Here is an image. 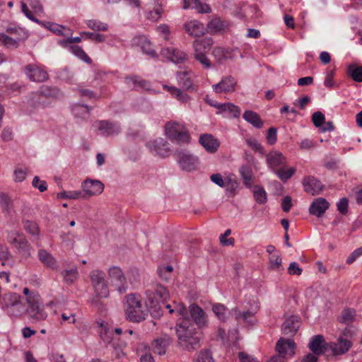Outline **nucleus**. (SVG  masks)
Returning a JSON list of instances; mask_svg holds the SVG:
<instances>
[{
  "instance_id": "46",
  "label": "nucleus",
  "mask_w": 362,
  "mask_h": 362,
  "mask_svg": "<svg viewBox=\"0 0 362 362\" xmlns=\"http://www.w3.org/2000/svg\"><path fill=\"white\" fill-rule=\"evenodd\" d=\"M348 72L354 81L362 82V66L351 65L348 68Z\"/></svg>"
},
{
  "instance_id": "11",
  "label": "nucleus",
  "mask_w": 362,
  "mask_h": 362,
  "mask_svg": "<svg viewBox=\"0 0 362 362\" xmlns=\"http://www.w3.org/2000/svg\"><path fill=\"white\" fill-rule=\"evenodd\" d=\"M147 146L152 154L161 158L168 156L171 152L170 144L163 138L150 141Z\"/></svg>"
},
{
  "instance_id": "37",
  "label": "nucleus",
  "mask_w": 362,
  "mask_h": 362,
  "mask_svg": "<svg viewBox=\"0 0 362 362\" xmlns=\"http://www.w3.org/2000/svg\"><path fill=\"white\" fill-rule=\"evenodd\" d=\"M6 32L11 36H13L18 41H22L28 37L27 32L20 27H9Z\"/></svg>"
},
{
  "instance_id": "64",
  "label": "nucleus",
  "mask_w": 362,
  "mask_h": 362,
  "mask_svg": "<svg viewBox=\"0 0 362 362\" xmlns=\"http://www.w3.org/2000/svg\"><path fill=\"white\" fill-rule=\"evenodd\" d=\"M288 273L290 275L300 276L302 274V269L300 268L299 265L296 262H293L288 267Z\"/></svg>"
},
{
  "instance_id": "26",
  "label": "nucleus",
  "mask_w": 362,
  "mask_h": 362,
  "mask_svg": "<svg viewBox=\"0 0 362 362\" xmlns=\"http://www.w3.org/2000/svg\"><path fill=\"white\" fill-rule=\"evenodd\" d=\"M38 257L40 261L51 269H57L59 267L58 262L55 257L48 251L41 249L38 251Z\"/></svg>"
},
{
  "instance_id": "23",
  "label": "nucleus",
  "mask_w": 362,
  "mask_h": 362,
  "mask_svg": "<svg viewBox=\"0 0 362 362\" xmlns=\"http://www.w3.org/2000/svg\"><path fill=\"white\" fill-rule=\"evenodd\" d=\"M308 346L313 354L321 355L323 354L329 347V344L325 341L323 336L318 334L311 339Z\"/></svg>"
},
{
  "instance_id": "49",
  "label": "nucleus",
  "mask_w": 362,
  "mask_h": 362,
  "mask_svg": "<svg viewBox=\"0 0 362 362\" xmlns=\"http://www.w3.org/2000/svg\"><path fill=\"white\" fill-rule=\"evenodd\" d=\"M192 8H194L200 13H207L211 12L210 6L201 0H192Z\"/></svg>"
},
{
  "instance_id": "24",
  "label": "nucleus",
  "mask_w": 362,
  "mask_h": 362,
  "mask_svg": "<svg viewBox=\"0 0 362 362\" xmlns=\"http://www.w3.org/2000/svg\"><path fill=\"white\" fill-rule=\"evenodd\" d=\"M8 241L10 244L16 247L18 249H26L28 247L29 244L23 234V233L18 230H11L8 234Z\"/></svg>"
},
{
  "instance_id": "48",
  "label": "nucleus",
  "mask_w": 362,
  "mask_h": 362,
  "mask_svg": "<svg viewBox=\"0 0 362 362\" xmlns=\"http://www.w3.org/2000/svg\"><path fill=\"white\" fill-rule=\"evenodd\" d=\"M253 194L255 199L258 204H263L266 203L267 200V192L263 188L255 187L254 189Z\"/></svg>"
},
{
  "instance_id": "47",
  "label": "nucleus",
  "mask_w": 362,
  "mask_h": 362,
  "mask_svg": "<svg viewBox=\"0 0 362 362\" xmlns=\"http://www.w3.org/2000/svg\"><path fill=\"white\" fill-rule=\"evenodd\" d=\"M18 42L14 37L8 36L4 33H0V44L7 47H17Z\"/></svg>"
},
{
  "instance_id": "59",
  "label": "nucleus",
  "mask_w": 362,
  "mask_h": 362,
  "mask_svg": "<svg viewBox=\"0 0 362 362\" xmlns=\"http://www.w3.org/2000/svg\"><path fill=\"white\" fill-rule=\"evenodd\" d=\"M140 276V273L138 269L133 268L129 270L127 274V281H129L130 284H134L139 281Z\"/></svg>"
},
{
  "instance_id": "20",
  "label": "nucleus",
  "mask_w": 362,
  "mask_h": 362,
  "mask_svg": "<svg viewBox=\"0 0 362 362\" xmlns=\"http://www.w3.org/2000/svg\"><path fill=\"white\" fill-rule=\"evenodd\" d=\"M237 86L236 80L232 76H227L221 81L212 86L214 90L217 93H232L235 91Z\"/></svg>"
},
{
  "instance_id": "21",
  "label": "nucleus",
  "mask_w": 362,
  "mask_h": 362,
  "mask_svg": "<svg viewBox=\"0 0 362 362\" xmlns=\"http://www.w3.org/2000/svg\"><path fill=\"white\" fill-rule=\"evenodd\" d=\"M207 102L213 107L217 108V113H226L228 117H238L240 115V108L233 103H217L207 100Z\"/></svg>"
},
{
  "instance_id": "51",
  "label": "nucleus",
  "mask_w": 362,
  "mask_h": 362,
  "mask_svg": "<svg viewBox=\"0 0 362 362\" xmlns=\"http://www.w3.org/2000/svg\"><path fill=\"white\" fill-rule=\"evenodd\" d=\"M166 344L163 339H156L152 344V349L155 354L162 355L165 353Z\"/></svg>"
},
{
  "instance_id": "43",
  "label": "nucleus",
  "mask_w": 362,
  "mask_h": 362,
  "mask_svg": "<svg viewBox=\"0 0 362 362\" xmlns=\"http://www.w3.org/2000/svg\"><path fill=\"white\" fill-rule=\"evenodd\" d=\"M127 82L130 87L133 88L148 89L149 83L145 81L141 80L137 77H130L127 79Z\"/></svg>"
},
{
  "instance_id": "18",
  "label": "nucleus",
  "mask_w": 362,
  "mask_h": 362,
  "mask_svg": "<svg viewBox=\"0 0 362 362\" xmlns=\"http://www.w3.org/2000/svg\"><path fill=\"white\" fill-rule=\"evenodd\" d=\"M146 296L148 299L153 302L159 303L166 300L169 298V293L165 287L157 284L155 287L146 291Z\"/></svg>"
},
{
  "instance_id": "4",
  "label": "nucleus",
  "mask_w": 362,
  "mask_h": 362,
  "mask_svg": "<svg viewBox=\"0 0 362 362\" xmlns=\"http://www.w3.org/2000/svg\"><path fill=\"white\" fill-rule=\"evenodd\" d=\"M164 132L165 136L172 141L178 143H189L190 141L189 132L182 123L169 121L165 125Z\"/></svg>"
},
{
  "instance_id": "29",
  "label": "nucleus",
  "mask_w": 362,
  "mask_h": 362,
  "mask_svg": "<svg viewBox=\"0 0 362 362\" xmlns=\"http://www.w3.org/2000/svg\"><path fill=\"white\" fill-rule=\"evenodd\" d=\"M96 125L98 131L104 136H112L119 132V127L117 124L107 121L99 122Z\"/></svg>"
},
{
  "instance_id": "34",
  "label": "nucleus",
  "mask_w": 362,
  "mask_h": 362,
  "mask_svg": "<svg viewBox=\"0 0 362 362\" xmlns=\"http://www.w3.org/2000/svg\"><path fill=\"white\" fill-rule=\"evenodd\" d=\"M212 311L215 315L222 322H225L228 317V311L226 307L221 303L212 305Z\"/></svg>"
},
{
  "instance_id": "1",
  "label": "nucleus",
  "mask_w": 362,
  "mask_h": 362,
  "mask_svg": "<svg viewBox=\"0 0 362 362\" xmlns=\"http://www.w3.org/2000/svg\"><path fill=\"white\" fill-rule=\"evenodd\" d=\"M124 312L127 320L134 322L144 320L146 316V310L142 304L141 296L130 293L124 298Z\"/></svg>"
},
{
  "instance_id": "53",
  "label": "nucleus",
  "mask_w": 362,
  "mask_h": 362,
  "mask_svg": "<svg viewBox=\"0 0 362 362\" xmlns=\"http://www.w3.org/2000/svg\"><path fill=\"white\" fill-rule=\"evenodd\" d=\"M172 272L173 267L171 266H163L158 268V274L159 277L165 281L170 279Z\"/></svg>"
},
{
  "instance_id": "28",
  "label": "nucleus",
  "mask_w": 362,
  "mask_h": 362,
  "mask_svg": "<svg viewBox=\"0 0 362 362\" xmlns=\"http://www.w3.org/2000/svg\"><path fill=\"white\" fill-rule=\"evenodd\" d=\"M185 31L192 37H200L205 33L204 26L197 21H190L184 25Z\"/></svg>"
},
{
  "instance_id": "12",
  "label": "nucleus",
  "mask_w": 362,
  "mask_h": 362,
  "mask_svg": "<svg viewBox=\"0 0 362 362\" xmlns=\"http://www.w3.org/2000/svg\"><path fill=\"white\" fill-rule=\"evenodd\" d=\"M210 180L218 187H225L231 194H234L238 187V182L230 176L223 178L221 174L215 173L211 175Z\"/></svg>"
},
{
  "instance_id": "38",
  "label": "nucleus",
  "mask_w": 362,
  "mask_h": 362,
  "mask_svg": "<svg viewBox=\"0 0 362 362\" xmlns=\"http://www.w3.org/2000/svg\"><path fill=\"white\" fill-rule=\"evenodd\" d=\"M269 269L276 271L280 272L284 269L282 266V258L279 254H273L269 256Z\"/></svg>"
},
{
  "instance_id": "2",
  "label": "nucleus",
  "mask_w": 362,
  "mask_h": 362,
  "mask_svg": "<svg viewBox=\"0 0 362 362\" xmlns=\"http://www.w3.org/2000/svg\"><path fill=\"white\" fill-rule=\"evenodd\" d=\"M176 333L179 343L184 349H193L199 343L198 339L194 337V325L189 318H184L177 324Z\"/></svg>"
},
{
  "instance_id": "30",
  "label": "nucleus",
  "mask_w": 362,
  "mask_h": 362,
  "mask_svg": "<svg viewBox=\"0 0 362 362\" xmlns=\"http://www.w3.org/2000/svg\"><path fill=\"white\" fill-rule=\"evenodd\" d=\"M163 54L167 58L175 63H179L186 58L185 52L173 47L165 49Z\"/></svg>"
},
{
  "instance_id": "60",
  "label": "nucleus",
  "mask_w": 362,
  "mask_h": 362,
  "mask_svg": "<svg viewBox=\"0 0 362 362\" xmlns=\"http://www.w3.org/2000/svg\"><path fill=\"white\" fill-rule=\"evenodd\" d=\"M355 317V311L351 309H346L341 313V319L344 322H350Z\"/></svg>"
},
{
  "instance_id": "61",
  "label": "nucleus",
  "mask_w": 362,
  "mask_h": 362,
  "mask_svg": "<svg viewBox=\"0 0 362 362\" xmlns=\"http://www.w3.org/2000/svg\"><path fill=\"white\" fill-rule=\"evenodd\" d=\"M33 186L41 192L47 189V183L44 180H41L39 177L35 176L33 180Z\"/></svg>"
},
{
  "instance_id": "22",
  "label": "nucleus",
  "mask_w": 362,
  "mask_h": 362,
  "mask_svg": "<svg viewBox=\"0 0 362 362\" xmlns=\"http://www.w3.org/2000/svg\"><path fill=\"white\" fill-rule=\"evenodd\" d=\"M300 326L299 316L291 315L285 320L282 325V331L286 335L293 336L298 332Z\"/></svg>"
},
{
  "instance_id": "62",
  "label": "nucleus",
  "mask_w": 362,
  "mask_h": 362,
  "mask_svg": "<svg viewBox=\"0 0 362 362\" xmlns=\"http://www.w3.org/2000/svg\"><path fill=\"white\" fill-rule=\"evenodd\" d=\"M312 118H313V124L317 127H321L322 124L325 122V116L320 111L314 112Z\"/></svg>"
},
{
  "instance_id": "42",
  "label": "nucleus",
  "mask_w": 362,
  "mask_h": 362,
  "mask_svg": "<svg viewBox=\"0 0 362 362\" xmlns=\"http://www.w3.org/2000/svg\"><path fill=\"white\" fill-rule=\"evenodd\" d=\"M62 274L64 281L67 284H73L78 276V269L76 267L71 269L64 270Z\"/></svg>"
},
{
  "instance_id": "19",
  "label": "nucleus",
  "mask_w": 362,
  "mask_h": 362,
  "mask_svg": "<svg viewBox=\"0 0 362 362\" xmlns=\"http://www.w3.org/2000/svg\"><path fill=\"white\" fill-rule=\"evenodd\" d=\"M329 207V203L323 197L315 199L310 205L309 213L317 217H321Z\"/></svg>"
},
{
  "instance_id": "57",
  "label": "nucleus",
  "mask_w": 362,
  "mask_h": 362,
  "mask_svg": "<svg viewBox=\"0 0 362 362\" xmlns=\"http://www.w3.org/2000/svg\"><path fill=\"white\" fill-rule=\"evenodd\" d=\"M247 145L255 151L260 154L264 153V148L255 139H248L246 140Z\"/></svg>"
},
{
  "instance_id": "52",
  "label": "nucleus",
  "mask_w": 362,
  "mask_h": 362,
  "mask_svg": "<svg viewBox=\"0 0 362 362\" xmlns=\"http://www.w3.org/2000/svg\"><path fill=\"white\" fill-rule=\"evenodd\" d=\"M212 54L219 62L230 58V52L222 47L214 48Z\"/></svg>"
},
{
  "instance_id": "13",
  "label": "nucleus",
  "mask_w": 362,
  "mask_h": 362,
  "mask_svg": "<svg viewBox=\"0 0 362 362\" xmlns=\"http://www.w3.org/2000/svg\"><path fill=\"white\" fill-rule=\"evenodd\" d=\"M83 195L89 197L100 194L104 189L103 184L99 180H86L82 184Z\"/></svg>"
},
{
  "instance_id": "45",
  "label": "nucleus",
  "mask_w": 362,
  "mask_h": 362,
  "mask_svg": "<svg viewBox=\"0 0 362 362\" xmlns=\"http://www.w3.org/2000/svg\"><path fill=\"white\" fill-rule=\"evenodd\" d=\"M138 43L144 53L151 57L156 56V52L152 48L151 42L146 38L141 37Z\"/></svg>"
},
{
  "instance_id": "39",
  "label": "nucleus",
  "mask_w": 362,
  "mask_h": 362,
  "mask_svg": "<svg viewBox=\"0 0 362 362\" xmlns=\"http://www.w3.org/2000/svg\"><path fill=\"white\" fill-rule=\"evenodd\" d=\"M178 84L187 90L193 89L192 83L186 72H180L177 75Z\"/></svg>"
},
{
  "instance_id": "54",
  "label": "nucleus",
  "mask_w": 362,
  "mask_h": 362,
  "mask_svg": "<svg viewBox=\"0 0 362 362\" xmlns=\"http://www.w3.org/2000/svg\"><path fill=\"white\" fill-rule=\"evenodd\" d=\"M86 24L88 28L97 31L107 30L108 28L107 24L95 20H89Z\"/></svg>"
},
{
  "instance_id": "58",
  "label": "nucleus",
  "mask_w": 362,
  "mask_h": 362,
  "mask_svg": "<svg viewBox=\"0 0 362 362\" xmlns=\"http://www.w3.org/2000/svg\"><path fill=\"white\" fill-rule=\"evenodd\" d=\"M241 175L246 185L251 186V181L252 179V173L251 170L246 167L241 168Z\"/></svg>"
},
{
  "instance_id": "35",
  "label": "nucleus",
  "mask_w": 362,
  "mask_h": 362,
  "mask_svg": "<svg viewBox=\"0 0 362 362\" xmlns=\"http://www.w3.org/2000/svg\"><path fill=\"white\" fill-rule=\"evenodd\" d=\"M165 307L169 310L170 313H175L180 317V321L183 320L184 318H189L188 310L183 303H176L173 309L170 305H166Z\"/></svg>"
},
{
  "instance_id": "6",
  "label": "nucleus",
  "mask_w": 362,
  "mask_h": 362,
  "mask_svg": "<svg viewBox=\"0 0 362 362\" xmlns=\"http://www.w3.org/2000/svg\"><path fill=\"white\" fill-rule=\"evenodd\" d=\"M2 308L7 309L12 316H21L25 313L21 297L16 293H8L3 296Z\"/></svg>"
},
{
  "instance_id": "15",
  "label": "nucleus",
  "mask_w": 362,
  "mask_h": 362,
  "mask_svg": "<svg viewBox=\"0 0 362 362\" xmlns=\"http://www.w3.org/2000/svg\"><path fill=\"white\" fill-rule=\"evenodd\" d=\"M25 73L28 78L34 82H44L48 78L47 73L35 64L27 65Z\"/></svg>"
},
{
  "instance_id": "9",
  "label": "nucleus",
  "mask_w": 362,
  "mask_h": 362,
  "mask_svg": "<svg viewBox=\"0 0 362 362\" xmlns=\"http://www.w3.org/2000/svg\"><path fill=\"white\" fill-rule=\"evenodd\" d=\"M29 316L33 322H38L47 319V313L45 312L43 305L40 302V298L34 300L33 298L28 300V308H25V313Z\"/></svg>"
},
{
  "instance_id": "31",
  "label": "nucleus",
  "mask_w": 362,
  "mask_h": 362,
  "mask_svg": "<svg viewBox=\"0 0 362 362\" xmlns=\"http://www.w3.org/2000/svg\"><path fill=\"white\" fill-rule=\"evenodd\" d=\"M163 88L170 93L173 98L182 103H187L190 99L189 96L187 93L182 92L180 89L176 87L163 85Z\"/></svg>"
},
{
  "instance_id": "63",
  "label": "nucleus",
  "mask_w": 362,
  "mask_h": 362,
  "mask_svg": "<svg viewBox=\"0 0 362 362\" xmlns=\"http://www.w3.org/2000/svg\"><path fill=\"white\" fill-rule=\"evenodd\" d=\"M277 139V130L272 127L269 128L267 134V141L269 144L273 145L276 142Z\"/></svg>"
},
{
  "instance_id": "10",
  "label": "nucleus",
  "mask_w": 362,
  "mask_h": 362,
  "mask_svg": "<svg viewBox=\"0 0 362 362\" xmlns=\"http://www.w3.org/2000/svg\"><path fill=\"white\" fill-rule=\"evenodd\" d=\"M175 156L182 170L192 171L196 169L197 158L189 151L186 150H177L175 153Z\"/></svg>"
},
{
  "instance_id": "27",
  "label": "nucleus",
  "mask_w": 362,
  "mask_h": 362,
  "mask_svg": "<svg viewBox=\"0 0 362 362\" xmlns=\"http://www.w3.org/2000/svg\"><path fill=\"white\" fill-rule=\"evenodd\" d=\"M199 143L209 153H215L218 146L219 141L211 134H203L199 138Z\"/></svg>"
},
{
  "instance_id": "25",
  "label": "nucleus",
  "mask_w": 362,
  "mask_h": 362,
  "mask_svg": "<svg viewBox=\"0 0 362 362\" xmlns=\"http://www.w3.org/2000/svg\"><path fill=\"white\" fill-rule=\"evenodd\" d=\"M267 162L271 168L275 170L278 167H284L286 159L281 152L274 151L267 155Z\"/></svg>"
},
{
  "instance_id": "55",
  "label": "nucleus",
  "mask_w": 362,
  "mask_h": 362,
  "mask_svg": "<svg viewBox=\"0 0 362 362\" xmlns=\"http://www.w3.org/2000/svg\"><path fill=\"white\" fill-rule=\"evenodd\" d=\"M24 228L25 230L32 235L39 236L40 229L36 223L28 221H25L24 223Z\"/></svg>"
},
{
  "instance_id": "32",
  "label": "nucleus",
  "mask_w": 362,
  "mask_h": 362,
  "mask_svg": "<svg viewBox=\"0 0 362 362\" xmlns=\"http://www.w3.org/2000/svg\"><path fill=\"white\" fill-rule=\"evenodd\" d=\"M243 119L256 128H261L263 122L259 115L253 111L247 110L243 115Z\"/></svg>"
},
{
  "instance_id": "44",
  "label": "nucleus",
  "mask_w": 362,
  "mask_h": 362,
  "mask_svg": "<svg viewBox=\"0 0 362 362\" xmlns=\"http://www.w3.org/2000/svg\"><path fill=\"white\" fill-rule=\"evenodd\" d=\"M59 199H78L83 198L82 192L81 191H63L57 194Z\"/></svg>"
},
{
  "instance_id": "8",
  "label": "nucleus",
  "mask_w": 362,
  "mask_h": 362,
  "mask_svg": "<svg viewBox=\"0 0 362 362\" xmlns=\"http://www.w3.org/2000/svg\"><path fill=\"white\" fill-rule=\"evenodd\" d=\"M352 332L349 329H344L337 342L329 344V348L332 350L334 356L343 355L346 354L352 346L351 340Z\"/></svg>"
},
{
  "instance_id": "14",
  "label": "nucleus",
  "mask_w": 362,
  "mask_h": 362,
  "mask_svg": "<svg viewBox=\"0 0 362 362\" xmlns=\"http://www.w3.org/2000/svg\"><path fill=\"white\" fill-rule=\"evenodd\" d=\"M296 344L292 339L281 338L276 343V349L279 355L285 360L293 356L295 354Z\"/></svg>"
},
{
  "instance_id": "7",
  "label": "nucleus",
  "mask_w": 362,
  "mask_h": 362,
  "mask_svg": "<svg viewBox=\"0 0 362 362\" xmlns=\"http://www.w3.org/2000/svg\"><path fill=\"white\" fill-rule=\"evenodd\" d=\"M112 286L119 293H125L128 288L127 278L122 269L117 266H112L107 270Z\"/></svg>"
},
{
  "instance_id": "5",
  "label": "nucleus",
  "mask_w": 362,
  "mask_h": 362,
  "mask_svg": "<svg viewBox=\"0 0 362 362\" xmlns=\"http://www.w3.org/2000/svg\"><path fill=\"white\" fill-rule=\"evenodd\" d=\"M212 44L211 38L196 40L193 42L194 57L205 69L211 67V62L206 54L211 49Z\"/></svg>"
},
{
  "instance_id": "40",
  "label": "nucleus",
  "mask_w": 362,
  "mask_h": 362,
  "mask_svg": "<svg viewBox=\"0 0 362 362\" xmlns=\"http://www.w3.org/2000/svg\"><path fill=\"white\" fill-rule=\"evenodd\" d=\"M295 172L296 168L294 167L289 168H284L282 167L280 170L275 171L279 178L283 182H286L290 179L294 175Z\"/></svg>"
},
{
  "instance_id": "16",
  "label": "nucleus",
  "mask_w": 362,
  "mask_h": 362,
  "mask_svg": "<svg viewBox=\"0 0 362 362\" xmlns=\"http://www.w3.org/2000/svg\"><path fill=\"white\" fill-rule=\"evenodd\" d=\"M189 311L193 320L198 327H206L208 326L209 320L207 314L200 306L194 303L191 304L189 307Z\"/></svg>"
},
{
  "instance_id": "50",
  "label": "nucleus",
  "mask_w": 362,
  "mask_h": 362,
  "mask_svg": "<svg viewBox=\"0 0 362 362\" xmlns=\"http://www.w3.org/2000/svg\"><path fill=\"white\" fill-rule=\"evenodd\" d=\"M28 173V170L25 167L16 168L13 172V179L16 182H23Z\"/></svg>"
},
{
  "instance_id": "17",
  "label": "nucleus",
  "mask_w": 362,
  "mask_h": 362,
  "mask_svg": "<svg viewBox=\"0 0 362 362\" xmlns=\"http://www.w3.org/2000/svg\"><path fill=\"white\" fill-rule=\"evenodd\" d=\"M302 185L305 192L312 196L320 194L324 188L320 180L311 176L305 177L302 181Z\"/></svg>"
},
{
  "instance_id": "33",
  "label": "nucleus",
  "mask_w": 362,
  "mask_h": 362,
  "mask_svg": "<svg viewBox=\"0 0 362 362\" xmlns=\"http://www.w3.org/2000/svg\"><path fill=\"white\" fill-rule=\"evenodd\" d=\"M105 276L106 275L105 272L101 270L94 269L91 271L90 273V279L93 288L100 284L106 282Z\"/></svg>"
},
{
  "instance_id": "41",
  "label": "nucleus",
  "mask_w": 362,
  "mask_h": 362,
  "mask_svg": "<svg viewBox=\"0 0 362 362\" xmlns=\"http://www.w3.org/2000/svg\"><path fill=\"white\" fill-rule=\"evenodd\" d=\"M93 289L96 298L99 299L106 298L109 296L110 291L107 281L93 287Z\"/></svg>"
},
{
  "instance_id": "36",
  "label": "nucleus",
  "mask_w": 362,
  "mask_h": 362,
  "mask_svg": "<svg viewBox=\"0 0 362 362\" xmlns=\"http://www.w3.org/2000/svg\"><path fill=\"white\" fill-rule=\"evenodd\" d=\"M163 12L162 5L157 1L154 2V6L152 11L146 13V18L151 21H158Z\"/></svg>"
},
{
  "instance_id": "56",
  "label": "nucleus",
  "mask_w": 362,
  "mask_h": 362,
  "mask_svg": "<svg viewBox=\"0 0 362 362\" xmlns=\"http://www.w3.org/2000/svg\"><path fill=\"white\" fill-rule=\"evenodd\" d=\"M48 28L54 33L61 35H67L69 32V30L66 27L56 23L50 24Z\"/></svg>"
},
{
  "instance_id": "3",
  "label": "nucleus",
  "mask_w": 362,
  "mask_h": 362,
  "mask_svg": "<svg viewBox=\"0 0 362 362\" xmlns=\"http://www.w3.org/2000/svg\"><path fill=\"white\" fill-rule=\"evenodd\" d=\"M98 325L100 327V335L102 340L110 345L114 349H122L127 346L124 341H121L119 336H120L123 331L121 328H112L105 321L98 322Z\"/></svg>"
}]
</instances>
